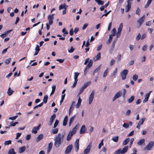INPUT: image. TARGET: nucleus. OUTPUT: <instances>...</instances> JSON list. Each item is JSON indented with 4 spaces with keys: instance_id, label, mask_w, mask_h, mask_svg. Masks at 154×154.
<instances>
[{
    "instance_id": "49530a36",
    "label": "nucleus",
    "mask_w": 154,
    "mask_h": 154,
    "mask_svg": "<svg viewBox=\"0 0 154 154\" xmlns=\"http://www.w3.org/2000/svg\"><path fill=\"white\" fill-rule=\"evenodd\" d=\"M43 102H42L40 103V104L35 106V107H34V109H35L36 108H38V107H41L43 106Z\"/></svg>"
},
{
    "instance_id": "aec40b11",
    "label": "nucleus",
    "mask_w": 154,
    "mask_h": 154,
    "mask_svg": "<svg viewBox=\"0 0 154 154\" xmlns=\"http://www.w3.org/2000/svg\"><path fill=\"white\" fill-rule=\"evenodd\" d=\"M117 72V68H116L113 72L110 75V77L111 78H115Z\"/></svg>"
},
{
    "instance_id": "de8ad7c7",
    "label": "nucleus",
    "mask_w": 154,
    "mask_h": 154,
    "mask_svg": "<svg viewBox=\"0 0 154 154\" xmlns=\"http://www.w3.org/2000/svg\"><path fill=\"white\" fill-rule=\"evenodd\" d=\"M58 131V129L57 128H56L52 130V132L53 134H56L57 133Z\"/></svg>"
},
{
    "instance_id": "0eeeda50",
    "label": "nucleus",
    "mask_w": 154,
    "mask_h": 154,
    "mask_svg": "<svg viewBox=\"0 0 154 154\" xmlns=\"http://www.w3.org/2000/svg\"><path fill=\"white\" fill-rule=\"evenodd\" d=\"M73 146L72 144L68 146L66 148L65 152V154H68L69 153L72 149Z\"/></svg>"
},
{
    "instance_id": "e433bc0d",
    "label": "nucleus",
    "mask_w": 154,
    "mask_h": 154,
    "mask_svg": "<svg viewBox=\"0 0 154 154\" xmlns=\"http://www.w3.org/2000/svg\"><path fill=\"white\" fill-rule=\"evenodd\" d=\"M123 28V24L122 23H121L119 25V27L118 29V31L121 32Z\"/></svg>"
},
{
    "instance_id": "c756f323",
    "label": "nucleus",
    "mask_w": 154,
    "mask_h": 154,
    "mask_svg": "<svg viewBox=\"0 0 154 154\" xmlns=\"http://www.w3.org/2000/svg\"><path fill=\"white\" fill-rule=\"evenodd\" d=\"M95 1L99 5H103L104 3V2L101 0H95Z\"/></svg>"
},
{
    "instance_id": "4d7b16f0",
    "label": "nucleus",
    "mask_w": 154,
    "mask_h": 154,
    "mask_svg": "<svg viewBox=\"0 0 154 154\" xmlns=\"http://www.w3.org/2000/svg\"><path fill=\"white\" fill-rule=\"evenodd\" d=\"M138 78V76L137 75L135 74L133 76V79L134 81H136Z\"/></svg>"
},
{
    "instance_id": "c85d7f7f",
    "label": "nucleus",
    "mask_w": 154,
    "mask_h": 154,
    "mask_svg": "<svg viewBox=\"0 0 154 154\" xmlns=\"http://www.w3.org/2000/svg\"><path fill=\"white\" fill-rule=\"evenodd\" d=\"M26 149V147L25 146H23L21 147L19 149V152L20 153H22L24 152Z\"/></svg>"
},
{
    "instance_id": "5fc2aeb1",
    "label": "nucleus",
    "mask_w": 154,
    "mask_h": 154,
    "mask_svg": "<svg viewBox=\"0 0 154 154\" xmlns=\"http://www.w3.org/2000/svg\"><path fill=\"white\" fill-rule=\"evenodd\" d=\"M18 116L17 115L15 116H14L12 117H10L9 118V120H15L17 117Z\"/></svg>"
},
{
    "instance_id": "473e14b6",
    "label": "nucleus",
    "mask_w": 154,
    "mask_h": 154,
    "mask_svg": "<svg viewBox=\"0 0 154 154\" xmlns=\"http://www.w3.org/2000/svg\"><path fill=\"white\" fill-rule=\"evenodd\" d=\"M109 72L108 68H107L104 71L103 74V77H105L107 75Z\"/></svg>"
},
{
    "instance_id": "7ed1b4c3",
    "label": "nucleus",
    "mask_w": 154,
    "mask_h": 154,
    "mask_svg": "<svg viewBox=\"0 0 154 154\" xmlns=\"http://www.w3.org/2000/svg\"><path fill=\"white\" fill-rule=\"evenodd\" d=\"M128 146H125L122 149H119L115 151L114 154H124L126 153L128 149Z\"/></svg>"
},
{
    "instance_id": "a19ab883",
    "label": "nucleus",
    "mask_w": 154,
    "mask_h": 154,
    "mask_svg": "<svg viewBox=\"0 0 154 154\" xmlns=\"http://www.w3.org/2000/svg\"><path fill=\"white\" fill-rule=\"evenodd\" d=\"M8 154H16V153L15 152L14 149H11L9 150Z\"/></svg>"
},
{
    "instance_id": "f704fd0d",
    "label": "nucleus",
    "mask_w": 154,
    "mask_h": 154,
    "mask_svg": "<svg viewBox=\"0 0 154 154\" xmlns=\"http://www.w3.org/2000/svg\"><path fill=\"white\" fill-rule=\"evenodd\" d=\"M149 95L146 94L145 97V99L143 101V103H145L148 100V98H149Z\"/></svg>"
},
{
    "instance_id": "864d4df0",
    "label": "nucleus",
    "mask_w": 154,
    "mask_h": 154,
    "mask_svg": "<svg viewBox=\"0 0 154 154\" xmlns=\"http://www.w3.org/2000/svg\"><path fill=\"white\" fill-rule=\"evenodd\" d=\"M58 123L59 121H58V120L56 119L55 121V122L54 125V128H55L58 125Z\"/></svg>"
},
{
    "instance_id": "4c0bfd02",
    "label": "nucleus",
    "mask_w": 154,
    "mask_h": 154,
    "mask_svg": "<svg viewBox=\"0 0 154 154\" xmlns=\"http://www.w3.org/2000/svg\"><path fill=\"white\" fill-rule=\"evenodd\" d=\"M48 96L47 95H46L44 96V97L43 99V102L45 103H46L48 99Z\"/></svg>"
},
{
    "instance_id": "338daca9",
    "label": "nucleus",
    "mask_w": 154,
    "mask_h": 154,
    "mask_svg": "<svg viewBox=\"0 0 154 154\" xmlns=\"http://www.w3.org/2000/svg\"><path fill=\"white\" fill-rule=\"evenodd\" d=\"M74 49L72 47L70 49L68 50V52L69 53H71L73 52V51H74Z\"/></svg>"
},
{
    "instance_id": "6e6552de",
    "label": "nucleus",
    "mask_w": 154,
    "mask_h": 154,
    "mask_svg": "<svg viewBox=\"0 0 154 154\" xmlns=\"http://www.w3.org/2000/svg\"><path fill=\"white\" fill-rule=\"evenodd\" d=\"M122 94V92L121 91H119L117 92L115 95L113 99V101H115L116 99L120 97Z\"/></svg>"
},
{
    "instance_id": "052dcab7",
    "label": "nucleus",
    "mask_w": 154,
    "mask_h": 154,
    "mask_svg": "<svg viewBox=\"0 0 154 154\" xmlns=\"http://www.w3.org/2000/svg\"><path fill=\"white\" fill-rule=\"evenodd\" d=\"M112 37L109 35V39L107 42V44H109L111 42L112 40Z\"/></svg>"
},
{
    "instance_id": "f257e3e1",
    "label": "nucleus",
    "mask_w": 154,
    "mask_h": 154,
    "mask_svg": "<svg viewBox=\"0 0 154 154\" xmlns=\"http://www.w3.org/2000/svg\"><path fill=\"white\" fill-rule=\"evenodd\" d=\"M64 137V134L59 133L56 136L54 139V144L56 147H58L62 142L63 141Z\"/></svg>"
},
{
    "instance_id": "9d476101",
    "label": "nucleus",
    "mask_w": 154,
    "mask_h": 154,
    "mask_svg": "<svg viewBox=\"0 0 154 154\" xmlns=\"http://www.w3.org/2000/svg\"><path fill=\"white\" fill-rule=\"evenodd\" d=\"M91 144L90 143L89 145L87 146L86 148L85 149L84 151L85 154H87L88 153L91 149Z\"/></svg>"
},
{
    "instance_id": "a18cd8bd",
    "label": "nucleus",
    "mask_w": 154,
    "mask_h": 154,
    "mask_svg": "<svg viewBox=\"0 0 154 154\" xmlns=\"http://www.w3.org/2000/svg\"><path fill=\"white\" fill-rule=\"evenodd\" d=\"M62 32L63 33V35L65 36L66 35L68 34V32L66 30L65 28H63L62 30Z\"/></svg>"
},
{
    "instance_id": "bf43d9fd",
    "label": "nucleus",
    "mask_w": 154,
    "mask_h": 154,
    "mask_svg": "<svg viewBox=\"0 0 154 154\" xmlns=\"http://www.w3.org/2000/svg\"><path fill=\"white\" fill-rule=\"evenodd\" d=\"M88 26V23H85L84 25L83 26L82 28V29L83 30H85L87 28V27Z\"/></svg>"
},
{
    "instance_id": "2eb2a0df",
    "label": "nucleus",
    "mask_w": 154,
    "mask_h": 154,
    "mask_svg": "<svg viewBox=\"0 0 154 154\" xmlns=\"http://www.w3.org/2000/svg\"><path fill=\"white\" fill-rule=\"evenodd\" d=\"M86 131L85 126L84 125L82 126L80 131V133L82 134L85 133Z\"/></svg>"
},
{
    "instance_id": "13d9d810",
    "label": "nucleus",
    "mask_w": 154,
    "mask_h": 154,
    "mask_svg": "<svg viewBox=\"0 0 154 154\" xmlns=\"http://www.w3.org/2000/svg\"><path fill=\"white\" fill-rule=\"evenodd\" d=\"M84 89H85L84 88H83L82 87L80 89L79 91V93L78 94L79 95H80L83 92Z\"/></svg>"
},
{
    "instance_id": "c9c22d12",
    "label": "nucleus",
    "mask_w": 154,
    "mask_h": 154,
    "mask_svg": "<svg viewBox=\"0 0 154 154\" xmlns=\"http://www.w3.org/2000/svg\"><path fill=\"white\" fill-rule=\"evenodd\" d=\"M146 119L145 118H142L140 121H139L138 124L140 125H142L143 124L144 122Z\"/></svg>"
},
{
    "instance_id": "4468645a",
    "label": "nucleus",
    "mask_w": 154,
    "mask_h": 154,
    "mask_svg": "<svg viewBox=\"0 0 154 154\" xmlns=\"http://www.w3.org/2000/svg\"><path fill=\"white\" fill-rule=\"evenodd\" d=\"M79 139H77L75 143V150L77 151L79 149Z\"/></svg>"
},
{
    "instance_id": "09e8293b",
    "label": "nucleus",
    "mask_w": 154,
    "mask_h": 154,
    "mask_svg": "<svg viewBox=\"0 0 154 154\" xmlns=\"http://www.w3.org/2000/svg\"><path fill=\"white\" fill-rule=\"evenodd\" d=\"M122 126L124 128H127L129 127V125L128 123H124Z\"/></svg>"
},
{
    "instance_id": "2f4dec72",
    "label": "nucleus",
    "mask_w": 154,
    "mask_h": 154,
    "mask_svg": "<svg viewBox=\"0 0 154 154\" xmlns=\"http://www.w3.org/2000/svg\"><path fill=\"white\" fill-rule=\"evenodd\" d=\"M79 73L77 72L74 73V79L75 81H78L77 78L79 75Z\"/></svg>"
},
{
    "instance_id": "72a5a7b5",
    "label": "nucleus",
    "mask_w": 154,
    "mask_h": 154,
    "mask_svg": "<svg viewBox=\"0 0 154 154\" xmlns=\"http://www.w3.org/2000/svg\"><path fill=\"white\" fill-rule=\"evenodd\" d=\"M75 117V116H74L70 119L69 123V126H71L72 123L73 122L74 119Z\"/></svg>"
},
{
    "instance_id": "58836bf2",
    "label": "nucleus",
    "mask_w": 154,
    "mask_h": 154,
    "mask_svg": "<svg viewBox=\"0 0 154 154\" xmlns=\"http://www.w3.org/2000/svg\"><path fill=\"white\" fill-rule=\"evenodd\" d=\"M119 139V137L118 136L114 137L112 138V140L114 142H118Z\"/></svg>"
},
{
    "instance_id": "5701e85b",
    "label": "nucleus",
    "mask_w": 154,
    "mask_h": 154,
    "mask_svg": "<svg viewBox=\"0 0 154 154\" xmlns=\"http://www.w3.org/2000/svg\"><path fill=\"white\" fill-rule=\"evenodd\" d=\"M67 6H66L65 4H62L59 6V10H61L63 8L64 9H66Z\"/></svg>"
},
{
    "instance_id": "7c9ffc66",
    "label": "nucleus",
    "mask_w": 154,
    "mask_h": 154,
    "mask_svg": "<svg viewBox=\"0 0 154 154\" xmlns=\"http://www.w3.org/2000/svg\"><path fill=\"white\" fill-rule=\"evenodd\" d=\"M130 140L129 138H128L123 141L122 143V145L124 146L127 145Z\"/></svg>"
},
{
    "instance_id": "c03bdc74",
    "label": "nucleus",
    "mask_w": 154,
    "mask_h": 154,
    "mask_svg": "<svg viewBox=\"0 0 154 154\" xmlns=\"http://www.w3.org/2000/svg\"><path fill=\"white\" fill-rule=\"evenodd\" d=\"M134 99V96H132L128 100V101L129 103H131L133 101Z\"/></svg>"
},
{
    "instance_id": "774afa93",
    "label": "nucleus",
    "mask_w": 154,
    "mask_h": 154,
    "mask_svg": "<svg viewBox=\"0 0 154 154\" xmlns=\"http://www.w3.org/2000/svg\"><path fill=\"white\" fill-rule=\"evenodd\" d=\"M140 10L139 8H138L137 9L136 11V14H137L138 15H140Z\"/></svg>"
},
{
    "instance_id": "69168bd1",
    "label": "nucleus",
    "mask_w": 154,
    "mask_h": 154,
    "mask_svg": "<svg viewBox=\"0 0 154 154\" xmlns=\"http://www.w3.org/2000/svg\"><path fill=\"white\" fill-rule=\"evenodd\" d=\"M31 137V136L30 134H29L27 135L26 137V140H29L30 139Z\"/></svg>"
},
{
    "instance_id": "bb28decb",
    "label": "nucleus",
    "mask_w": 154,
    "mask_h": 154,
    "mask_svg": "<svg viewBox=\"0 0 154 154\" xmlns=\"http://www.w3.org/2000/svg\"><path fill=\"white\" fill-rule=\"evenodd\" d=\"M68 121V117L67 116H66L64 119L63 122V126H65L67 124Z\"/></svg>"
},
{
    "instance_id": "f03ea898",
    "label": "nucleus",
    "mask_w": 154,
    "mask_h": 154,
    "mask_svg": "<svg viewBox=\"0 0 154 154\" xmlns=\"http://www.w3.org/2000/svg\"><path fill=\"white\" fill-rule=\"evenodd\" d=\"M79 124H77L76 126L73 128L72 131H70L69 134L67 136L66 140L68 141L69 140L71 139L72 136L75 134L76 132V131L78 129Z\"/></svg>"
},
{
    "instance_id": "f3484780",
    "label": "nucleus",
    "mask_w": 154,
    "mask_h": 154,
    "mask_svg": "<svg viewBox=\"0 0 154 154\" xmlns=\"http://www.w3.org/2000/svg\"><path fill=\"white\" fill-rule=\"evenodd\" d=\"M12 31V30H8V31L5 32L4 33L1 34L0 35V36L2 38H4L5 37Z\"/></svg>"
},
{
    "instance_id": "a878e982",
    "label": "nucleus",
    "mask_w": 154,
    "mask_h": 154,
    "mask_svg": "<svg viewBox=\"0 0 154 154\" xmlns=\"http://www.w3.org/2000/svg\"><path fill=\"white\" fill-rule=\"evenodd\" d=\"M52 144L53 143L52 142H50L48 144L47 149V152L48 153L51 150L52 147Z\"/></svg>"
},
{
    "instance_id": "603ef678",
    "label": "nucleus",
    "mask_w": 154,
    "mask_h": 154,
    "mask_svg": "<svg viewBox=\"0 0 154 154\" xmlns=\"http://www.w3.org/2000/svg\"><path fill=\"white\" fill-rule=\"evenodd\" d=\"M18 122H15L14 123H12V122H11L10 123V125H9V126H10V127H12V126H15V125H16V124H18Z\"/></svg>"
},
{
    "instance_id": "ea45409f",
    "label": "nucleus",
    "mask_w": 154,
    "mask_h": 154,
    "mask_svg": "<svg viewBox=\"0 0 154 154\" xmlns=\"http://www.w3.org/2000/svg\"><path fill=\"white\" fill-rule=\"evenodd\" d=\"M152 0H148L147 3L146 4V5L145 6V8H148L150 4L151 3V2H152Z\"/></svg>"
},
{
    "instance_id": "423d86ee",
    "label": "nucleus",
    "mask_w": 154,
    "mask_h": 154,
    "mask_svg": "<svg viewBox=\"0 0 154 154\" xmlns=\"http://www.w3.org/2000/svg\"><path fill=\"white\" fill-rule=\"evenodd\" d=\"M94 90L92 91L89 97L88 103L89 104H91V103L94 98Z\"/></svg>"
},
{
    "instance_id": "9b49d317",
    "label": "nucleus",
    "mask_w": 154,
    "mask_h": 154,
    "mask_svg": "<svg viewBox=\"0 0 154 154\" xmlns=\"http://www.w3.org/2000/svg\"><path fill=\"white\" fill-rule=\"evenodd\" d=\"M54 19V17L52 15H49L48 17V23L49 25H51L53 23V20Z\"/></svg>"
},
{
    "instance_id": "e2e57ef3",
    "label": "nucleus",
    "mask_w": 154,
    "mask_h": 154,
    "mask_svg": "<svg viewBox=\"0 0 154 154\" xmlns=\"http://www.w3.org/2000/svg\"><path fill=\"white\" fill-rule=\"evenodd\" d=\"M21 134V133H18L16 134V139H18L19 137H20Z\"/></svg>"
},
{
    "instance_id": "a211bd4d",
    "label": "nucleus",
    "mask_w": 154,
    "mask_h": 154,
    "mask_svg": "<svg viewBox=\"0 0 154 154\" xmlns=\"http://www.w3.org/2000/svg\"><path fill=\"white\" fill-rule=\"evenodd\" d=\"M44 135L42 134H41L39 135L37 137L36 141L37 142L41 140H42L43 137Z\"/></svg>"
},
{
    "instance_id": "393cba45",
    "label": "nucleus",
    "mask_w": 154,
    "mask_h": 154,
    "mask_svg": "<svg viewBox=\"0 0 154 154\" xmlns=\"http://www.w3.org/2000/svg\"><path fill=\"white\" fill-rule=\"evenodd\" d=\"M40 50V49L39 48V46H38V45H37L35 48V53L34 54V55H37Z\"/></svg>"
},
{
    "instance_id": "cd10ccee",
    "label": "nucleus",
    "mask_w": 154,
    "mask_h": 154,
    "mask_svg": "<svg viewBox=\"0 0 154 154\" xmlns=\"http://www.w3.org/2000/svg\"><path fill=\"white\" fill-rule=\"evenodd\" d=\"M112 34H110L109 36L113 37L116 35V29L115 28H114L111 31Z\"/></svg>"
},
{
    "instance_id": "dca6fc26",
    "label": "nucleus",
    "mask_w": 154,
    "mask_h": 154,
    "mask_svg": "<svg viewBox=\"0 0 154 154\" xmlns=\"http://www.w3.org/2000/svg\"><path fill=\"white\" fill-rule=\"evenodd\" d=\"M40 126V125H39L38 126L34 127L32 130V133L36 134L37 133V131L39 129Z\"/></svg>"
},
{
    "instance_id": "39448f33",
    "label": "nucleus",
    "mask_w": 154,
    "mask_h": 154,
    "mask_svg": "<svg viewBox=\"0 0 154 154\" xmlns=\"http://www.w3.org/2000/svg\"><path fill=\"white\" fill-rule=\"evenodd\" d=\"M153 145L154 142L152 141H150L148 145L143 149V150L144 151L146 150H150L153 147Z\"/></svg>"
},
{
    "instance_id": "1a4fd4ad",
    "label": "nucleus",
    "mask_w": 154,
    "mask_h": 154,
    "mask_svg": "<svg viewBox=\"0 0 154 154\" xmlns=\"http://www.w3.org/2000/svg\"><path fill=\"white\" fill-rule=\"evenodd\" d=\"M145 17L144 15H143L142 17H140L137 21V22L139 24V26L140 27L142 25V23L144 22L145 20Z\"/></svg>"
},
{
    "instance_id": "8fccbe9b",
    "label": "nucleus",
    "mask_w": 154,
    "mask_h": 154,
    "mask_svg": "<svg viewBox=\"0 0 154 154\" xmlns=\"http://www.w3.org/2000/svg\"><path fill=\"white\" fill-rule=\"evenodd\" d=\"M11 142L10 140L6 141L5 142L4 144L5 145H8L11 144Z\"/></svg>"
},
{
    "instance_id": "b1692460",
    "label": "nucleus",
    "mask_w": 154,
    "mask_h": 154,
    "mask_svg": "<svg viewBox=\"0 0 154 154\" xmlns=\"http://www.w3.org/2000/svg\"><path fill=\"white\" fill-rule=\"evenodd\" d=\"M93 60H89V62L87 65L86 66V68H88V69H89L93 65Z\"/></svg>"
},
{
    "instance_id": "412c9836",
    "label": "nucleus",
    "mask_w": 154,
    "mask_h": 154,
    "mask_svg": "<svg viewBox=\"0 0 154 154\" xmlns=\"http://www.w3.org/2000/svg\"><path fill=\"white\" fill-rule=\"evenodd\" d=\"M127 5L126 8V11L127 12H128L131 8V3L127 1Z\"/></svg>"
},
{
    "instance_id": "37998d69",
    "label": "nucleus",
    "mask_w": 154,
    "mask_h": 154,
    "mask_svg": "<svg viewBox=\"0 0 154 154\" xmlns=\"http://www.w3.org/2000/svg\"><path fill=\"white\" fill-rule=\"evenodd\" d=\"M145 141V140L143 139H142L141 140H140L138 142H137V144L138 145H141L142 144H143V143H144Z\"/></svg>"
},
{
    "instance_id": "4be33fe9",
    "label": "nucleus",
    "mask_w": 154,
    "mask_h": 154,
    "mask_svg": "<svg viewBox=\"0 0 154 154\" xmlns=\"http://www.w3.org/2000/svg\"><path fill=\"white\" fill-rule=\"evenodd\" d=\"M14 92V91H13L11 89L10 87H9V88L7 91V94L9 96H11L13 94Z\"/></svg>"
},
{
    "instance_id": "0e129e2a",
    "label": "nucleus",
    "mask_w": 154,
    "mask_h": 154,
    "mask_svg": "<svg viewBox=\"0 0 154 154\" xmlns=\"http://www.w3.org/2000/svg\"><path fill=\"white\" fill-rule=\"evenodd\" d=\"M134 131H132L130 133H129L128 135V136L130 137L132 136L134 134Z\"/></svg>"
},
{
    "instance_id": "680f3d73",
    "label": "nucleus",
    "mask_w": 154,
    "mask_h": 154,
    "mask_svg": "<svg viewBox=\"0 0 154 154\" xmlns=\"http://www.w3.org/2000/svg\"><path fill=\"white\" fill-rule=\"evenodd\" d=\"M115 62V60L113 59H112L110 63V66H112L114 64Z\"/></svg>"
},
{
    "instance_id": "79ce46f5",
    "label": "nucleus",
    "mask_w": 154,
    "mask_h": 154,
    "mask_svg": "<svg viewBox=\"0 0 154 154\" xmlns=\"http://www.w3.org/2000/svg\"><path fill=\"white\" fill-rule=\"evenodd\" d=\"M91 82H87L83 86H82V87L84 88L85 89L89 85L91 84Z\"/></svg>"
},
{
    "instance_id": "6ab92c4d",
    "label": "nucleus",
    "mask_w": 154,
    "mask_h": 154,
    "mask_svg": "<svg viewBox=\"0 0 154 154\" xmlns=\"http://www.w3.org/2000/svg\"><path fill=\"white\" fill-rule=\"evenodd\" d=\"M101 58V53H99L94 58V60L96 61L100 59Z\"/></svg>"
},
{
    "instance_id": "f8f14e48",
    "label": "nucleus",
    "mask_w": 154,
    "mask_h": 154,
    "mask_svg": "<svg viewBox=\"0 0 154 154\" xmlns=\"http://www.w3.org/2000/svg\"><path fill=\"white\" fill-rule=\"evenodd\" d=\"M75 105V101L72 102L71 104V106L70 107L69 110V115H70V114L72 113V111L73 110Z\"/></svg>"
},
{
    "instance_id": "ddd939ff",
    "label": "nucleus",
    "mask_w": 154,
    "mask_h": 154,
    "mask_svg": "<svg viewBox=\"0 0 154 154\" xmlns=\"http://www.w3.org/2000/svg\"><path fill=\"white\" fill-rule=\"evenodd\" d=\"M56 118V115L54 114L51 116L50 118L49 123L48 124L49 126H51L53 123L54 120Z\"/></svg>"
},
{
    "instance_id": "3c124183",
    "label": "nucleus",
    "mask_w": 154,
    "mask_h": 154,
    "mask_svg": "<svg viewBox=\"0 0 154 154\" xmlns=\"http://www.w3.org/2000/svg\"><path fill=\"white\" fill-rule=\"evenodd\" d=\"M103 139L102 140L101 142L99 144L98 148L99 149H100L101 147L103 145Z\"/></svg>"
},
{
    "instance_id": "20e7f679",
    "label": "nucleus",
    "mask_w": 154,
    "mask_h": 154,
    "mask_svg": "<svg viewBox=\"0 0 154 154\" xmlns=\"http://www.w3.org/2000/svg\"><path fill=\"white\" fill-rule=\"evenodd\" d=\"M128 72V71L127 69H124L120 73V75L123 80H125L126 77V75Z\"/></svg>"
},
{
    "instance_id": "6e6d98bb",
    "label": "nucleus",
    "mask_w": 154,
    "mask_h": 154,
    "mask_svg": "<svg viewBox=\"0 0 154 154\" xmlns=\"http://www.w3.org/2000/svg\"><path fill=\"white\" fill-rule=\"evenodd\" d=\"M11 58H8L6 59L5 61V63L6 64H8L11 61Z\"/></svg>"
}]
</instances>
